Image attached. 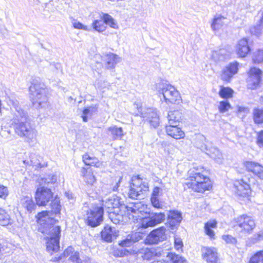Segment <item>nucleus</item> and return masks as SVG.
I'll list each match as a JSON object with an SVG mask.
<instances>
[{"label":"nucleus","mask_w":263,"mask_h":263,"mask_svg":"<svg viewBox=\"0 0 263 263\" xmlns=\"http://www.w3.org/2000/svg\"><path fill=\"white\" fill-rule=\"evenodd\" d=\"M262 71L255 67L250 68L248 72V78L247 79V87L250 89L257 88L261 81Z\"/></svg>","instance_id":"obj_13"},{"label":"nucleus","mask_w":263,"mask_h":263,"mask_svg":"<svg viewBox=\"0 0 263 263\" xmlns=\"http://www.w3.org/2000/svg\"><path fill=\"white\" fill-rule=\"evenodd\" d=\"M261 240H263V231H259L257 234H255L251 239V241L253 243H255Z\"/></svg>","instance_id":"obj_52"},{"label":"nucleus","mask_w":263,"mask_h":263,"mask_svg":"<svg viewBox=\"0 0 263 263\" xmlns=\"http://www.w3.org/2000/svg\"><path fill=\"white\" fill-rule=\"evenodd\" d=\"M178 124L166 125V132L168 135L171 136L176 139H180L183 138L185 134L178 127Z\"/></svg>","instance_id":"obj_25"},{"label":"nucleus","mask_w":263,"mask_h":263,"mask_svg":"<svg viewBox=\"0 0 263 263\" xmlns=\"http://www.w3.org/2000/svg\"><path fill=\"white\" fill-rule=\"evenodd\" d=\"M260 261L263 263V251H259L252 256L249 263H259Z\"/></svg>","instance_id":"obj_44"},{"label":"nucleus","mask_w":263,"mask_h":263,"mask_svg":"<svg viewBox=\"0 0 263 263\" xmlns=\"http://www.w3.org/2000/svg\"><path fill=\"white\" fill-rule=\"evenodd\" d=\"M118 232L115 228L107 225L101 231V238L104 241L111 242L118 235Z\"/></svg>","instance_id":"obj_21"},{"label":"nucleus","mask_w":263,"mask_h":263,"mask_svg":"<svg viewBox=\"0 0 263 263\" xmlns=\"http://www.w3.org/2000/svg\"><path fill=\"white\" fill-rule=\"evenodd\" d=\"M231 108V106L228 101H220L218 105V109L221 113H224L228 111Z\"/></svg>","instance_id":"obj_45"},{"label":"nucleus","mask_w":263,"mask_h":263,"mask_svg":"<svg viewBox=\"0 0 263 263\" xmlns=\"http://www.w3.org/2000/svg\"><path fill=\"white\" fill-rule=\"evenodd\" d=\"M83 161L87 165L94 166L96 167H101L103 166V163L100 161L97 158L91 157L87 154L83 156Z\"/></svg>","instance_id":"obj_29"},{"label":"nucleus","mask_w":263,"mask_h":263,"mask_svg":"<svg viewBox=\"0 0 263 263\" xmlns=\"http://www.w3.org/2000/svg\"><path fill=\"white\" fill-rule=\"evenodd\" d=\"M134 108L137 109V112L134 114L137 116L146 119L154 128H157L159 125V117L156 109L153 108H143L140 103L135 102L134 105Z\"/></svg>","instance_id":"obj_6"},{"label":"nucleus","mask_w":263,"mask_h":263,"mask_svg":"<svg viewBox=\"0 0 263 263\" xmlns=\"http://www.w3.org/2000/svg\"><path fill=\"white\" fill-rule=\"evenodd\" d=\"M92 27L95 31L99 32H102L106 29L104 23H103L102 20H95L92 23Z\"/></svg>","instance_id":"obj_40"},{"label":"nucleus","mask_w":263,"mask_h":263,"mask_svg":"<svg viewBox=\"0 0 263 263\" xmlns=\"http://www.w3.org/2000/svg\"><path fill=\"white\" fill-rule=\"evenodd\" d=\"M11 102L13 115L11 125L15 134L29 144L36 141L37 132L27 121V114L22 110L17 101H11Z\"/></svg>","instance_id":"obj_2"},{"label":"nucleus","mask_w":263,"mask_h":263,"mask_svg":"<svg viewBox=\"0 0 263 263\" xmlns=\"http://www.w3.org/2000/svg\"><path fill=\"white\" fill-rule=\"evenodd\" d=\"M157 89L162 94L166 103L179 104L182 102L181 97L178 90L171 85L167 83H158Z\"/></svg>","instance_id":"obj_5"},{"label":"nucleus","mask_w":263,"mask_h":263,"mask_svg":"<svg viewBox=\"0 0 263 263\" xmlns=\"http://www.w3.org/2000/svg\"><path fill=\"white\" fill-rule=\"evenodd\" d=\"M236 50L237 54L241 58L245 57L248 54L250 51V48L246 38H243L238 41Z\"/></svg>","instance_id":"obj_24"},{"label":"nucleus","mask_w":263,"mask_h":263,"mask_svg":"<svg viewBox=\"0 0 263 263\" xmlns=\"http://www.w3.org/2000/svg\"><path fill=\"white\" fill-rule=\"evenodd\" d=\"M238 70V63L236 62L231 63L224 67L221 72L220 78L222 80L229 82Z\"/></svg>","instance_id":"obj_16"},{"label":"nucleus","mask_w":263,"mask_h":263,"mask_svg":"<svg viewBox=\"0 0 263 263\" xmlns=\"http://www.w3.org/2000/svg\"><path fill=\"white\" fill-rule=\"evenodd\" d=\"M72 25L73 27L76 29H82L86 31L91 30V28H89L88 26L86 25L82 24L81 23L78 22L76 20H74L72 22Z\"/></svg>","instance_id":"obj_49"},{"label":"nucleus","mask_w":263,"mask_h":263,"mask_svg":"<svg viewBox=\"0 0 263 263\" xmlns=\"http://www.w3.org/2000/svg\"><path fill=\"white\" fill-rule=\"evenodd\" d=\"M50 205V211H45L38 213L37 221L41 225V227L39 228L40 232L48 235L46 237V247H60V227L54 226L56 220L52 217L53 214H60L61 205L59 200L55 199L52 200Z\"/></svg>","instance_id":"obj_1"},{"label":"nucleus","mask_w":263,"mask_h":263,"mask_svg":"<svg viewBox=\"0 0 263 263\" xmlns=\"http://www.w3.org/2000/svg\"><path fill=\"white\" fill-rule=\"evenodd\" d=\"M151 202L152 205L156 208L160 209L162 207V204L160 202L159 199L158 198H155V197H151Z\"/></svg>","instance_id":"obj_54"},{"label":"nucleus","mask_w":263,"mask_h":263,"mask_svg":"<svg viewBox=\"0 0 263 263\" xmlns=\"http://www.w3.org/2000/svg\"><path fill=\"white\" fill-rule=\"evenodd\" d=\"M81 176L84 181L88 184L92 185L96 182V178L90 167H82L81 170Z\"/></svg>","instance_id":"obj_26"},{"label":"nucleus","mask_w":263,"mask_h":263,"mask_svg":"<svg viewBox=\"0 0 263 263\" xmlns=\"http://www.w3.org/2000/svg\"><path fill=\"white\" fill-rule=\"evenodd\" d=\"M217 222L215 220H212L207 222L204 225V231L205 234L209 236L211 239H214L215 233L212 230V228L216 227Z\"/></svg>","instance_id":"obj_34"},{"label":"nucleus","mask_w":263,"mask_h":263,"mask_svg":"<svg viewBox=\"0 0 263 263\" xmlns=\"http://www.w3.org/2000/svg\"><path fill=\"white\" fill-rule=\"evenodd\" d=\"M202 256L207 263H218V257L215 248H203Z\"/></svg>","instance_id":"obj_22"},{"label":"nucleus","mask_w":263,"mask_h":263,"mask_svg":"<svg viewBox=\"0 0 263 263\" xmlns=\"http://www.w3.org/2000/svg\"><path fill=\"white\" fill-rule=\"evenodd\" d=\"M142 238V235L140 233H133L126 236H124L119 241V245L121 247H130L135 245L136 242L139 241Z\"/></svg>","instance_id":"obj_18"},{"label":"nucleus","mask_w":263,"mask_h":263,"mask_svg":"<svg viewBox=\"0 0 263 263\" xmlns=\"http://www.w3.org/2000/svg\"><path fill=\"white\" fill-rule=\"evenodd\" d=\"M120 205V198L115 195L102 200V205L103 206L102 208L107 210V212L110 213V217L113 222L115 221V219L113 220L115 214L114 212H111V210L118 208Z\"/></svg>","instance_id":"obj_17"},{"label":"nucleus","mask_w":263,"mask_h":263,"mask_svg":"<svg viewBox=\"0 0 263 263\" xmlns=\"http://www.w3.org/2000/svg\"><path fill=\"white\" fill-rule=\"evenodd\" d=\"M260 26L263 27V10L261 11V15L259 20L257 22Z\"/></svg>","instance_id":"obj_61"},{"label":"nucleus","mask_w":263,"mask_h":263,"mask_svg":"<svg viewBox=\"0 0 263 263\" xmlns=\"http://www.w3.org/2000/svg\"><path fill=\"white\" fill-rule=\"evenodd\" d=\"M174 243L176 246L183 247V242L180 237L175 236L174 237Z\"/></svg>","instance_id":"obj_60"},{"label":"nucleus","mask_w":263,"mask_h":263,"mask_svg":"<svg viewBox=\"0 0 263 263\" xmlns=\"http://www.w3.org/2000/svg\"><path fill=\"white\" fill-rule=\"evenodd\" d=\"M253 119L255 123H263V108H255L253 110Z\"/></svg>","instance_id":"obj_36"},{"label":"nucleus","mask_w":263,"mask_h":263,"mask_svg":"<svg viewBox=\"0 0 263 263\" xmlns=\"http://www.w3.org/2000/svg\"><path fill=\"white\" fill-rule=\"evenodd\" d=\"M211 157L214 159L217 163H221L222 162V155L221 152L216 148H213L210 151Z\"/></svg>","instance_id":"obj_41"},{"label":"nucleus","mask_w":263,"mask_h":263,"mask_svg":"<svg viewBox=\"0 0 263 263\" xmlns=\"http://www.w3.org/2000/svg\"><path fill=\"white\" fill-rule=\"evenodd\" d=\"M225 50L224 49H220L217 51H214L212 54V58L215 62L223 61L226 58Z\"/></svg>","instance_id":"obj_39"},{"label":"nucleus","mask_w":263,"mask_h":263,"mask_svg":"<svg viewBox=\"0 0 263 263\" xmlns=\"http://www.w3.org/2000/svg\"><path fill=\"white\" fill-rule=\"evenodd\" d=\"M73 252V248H67V249L64 251L62 254L58 257H55L54 258H52L51 260L53 261H59L60 260H62L67 256L70 255V254H72Z\"/></svg>","instance_id":"obj_43"},{"label":"nucleus","mask_w":263,"mask_h":263,"mask_svg":"<svg viewBox=\"0 0 263 263\" xmlns=\"http://www.w3.org/2000/svg\"><path fill=\"white\" fill-rule=\"evenodd\" d=\"M31 164L34 166H35L36 168H42L44 166V164H42L39 160H33V158L32 157L31 159Z\"/></svg>","instance_id":"obj_59"},{"label":"nucleus","mask_w":263,"mask_h":263,"mask_svg":"<svg viewBox=\"0 0 263 263\" xmlns=\"http://www.w3.org/2000/svg\"><path fill=\"white\" fill-rule=\"evenodd\" d=\"M165 219V215L163 213H152L149 216L142 219L141 227L147 228L153 227L162 222Z\"/></svg>","instance_id":"obj_14"},{"label":"nucleus","mask_w":263,"mask_h":263,"mask_svg":"<svg viewBox=\"0 0 263 263\" xmlns=\"http://www.w3.org/2000/svg\"><path fill=\"white\" fill-rule=\"evenodd\" d=\"M104 65L106 69H110L115 67L120 61V58L117 54L109 53L103 57Z\"/></svg>","instance_id":"obj_23"},{"label":"nucleus","mask_w":263,"mask_h":263,"mask_svg":"<svg viewBox=\"0 0 263 263\" xmlns=\"http://www.w3.org/2000/svg\"><path fill=\"white\" fill-rule=\"evenodd\" d=\"M35 199L36 205L46 206L52 200L53 193L50 189L45 186H39L36 190Z\"/></svg>","instance_id":"obj_9"},{"label":"nucleus","mask_w":263,"mask_h":263,"mask_svg":"<svg viewBox=\"0 0 263 263\" xmlns=\"http://www.w3.org/2000/svg\"><path fill=\"white\" fill-rule=\"evenodd\" d=\"M204 168L199 166L190 169L189 171V179L184 183V188L191 189L197 192H204L212 188L210 179L203 174Z\"/></svg>","instance_id":"obj_3"},{"label":"nucleus","mask_w":263,"mask_h":263,"mask_svg":"<svg viewBox=\"0 0 263 263\" xmlns=\"http://www.w3.org/2000/svg\"><path fill=\"white\" fill-rule=\"evenodd\" d=\"M107 133L114 140L121 139L124 136L122 128L118 127L116 125H113L108 127Z\"/></svg>","instance_id":"obj_28"},{"label":"nucleus","mask_w":263,"mask_h":263,"mask_svg":"<svg viewBox=\"0 0 263 263\" xmlns=\"http://www.w3.org/2000/svg\"><path fill=\"white\" fill-rule=\"evenodd\" d=\"M9 192L7 187L0 184V198L5 199L8 195Z\"/></svg>","instance_id":"obj_53"},{"label":"nucleus","mask_w":263,"mask_h":263,"mask_svg":"<svg viewBox=\"0 0 263 263\" xmlns=\"http://www.w3.org/2000/svg\"><path fill=\"white\" fill-rule=\"evenodd\" d=\"M236 225L244 233H250L255 227L254 220L251 216L247 215H242L238 216L236 219Z\"/></svg>","instance_id":"obj_12"},{"label":"nucleus","mask_w":263,"mask_h":263,"mask_svg":"<svg viewBox=\"0 0 263 263\" xmlns=\"http://www.w3.org/2000/svg\"><path fill=\"white\" fill-rule=\"evenodd\" d=\"M222 239L227 244L230 245H236L237 244V240L236 238L230 235H224L222 236Z\"/></svg>","instance_id":"obj_48"},{"label":"nucleus","mask_w":263,"mask_h":263,"mask_svg":"<svg viewBox=\"0 0 263 263\" xmlns=\"http://www.w3.org/2000/svg\"><path fill=\"white\" fill-rule=\"evenodd\" d=\"M161 248H146L143 255L144 259L149 260L155 256L161 255Z\"/></svg>","instance_id":"obj_30"},{"label":"nucleus","mask_w":263,"mask_h":263,"mask_svg":"<svg viewBox=\"0 0 263 263\" xmlns=\"http://www.w3.org/2000/svg\"><path fill=\"white\" fill-rule=\"evenodd\" d=\"M98 105L90 106L88 108H85L83 111V114L92 116L97 111Z\"/></svg>","instance_id":"obj_50"},{"label":"nucleus","mask_w":263,"mask_h":263,"mask_svg":"<svg viewBox=\"0 0 263 263\" xmlns=\"http://www.w3.org/2000/svg\"><path fill=\"white\" fill-rule=\"evenodd\" d=\"M151 263H169L168 261H165L164 260H155Z\"/></svg>","instance_id":"obj_64"},{"label":"nucleus","mask_w":263,"mask_h":263,"mask_svg":"<svg viewBox=\"0 0 263 263\" xmlns=\"http://www.w3.org/2000/svg\"><path fill=\"white\" fill-rule=\"evenodd\" d=\"M69 259H70L73 262H76V263H87V261L86 260H82L79 258V253L76 252L74 253L73 254H72L69 258Z\"/></svg>","instance_id":"obj_51"},{"label":"nucleus","mask_w":263,"mask_h":263,"mask_svg":"<svg viewBox=\"0 0 263 263\" xmlns=\"http://www.w3.org/2000/svg\"><path fill=\"white\" fill-rule=\"evenodd\" d=\"M161 189L159 187H155L153 189L151 197L158 198Z\"/></svg>","instance_id":"obj_58"},{"label":"nucleus","mask_w":263,"mask_h":263,"mask_svg":"<svg viewBox=\"0 0 263 263\" xmlns=\"http://www.w3.org/2000/svg\"><path fill=\"white\" fill-rule=\"evenodd\" d=\"M256 143L259 147H263V130L257 134Z\"/></svg>","instance_id":"obj_55"},{"label":"nucleus","mask_w":263,"mask_h":263,"mask_svg":"<svg viewBox=\"0 0 263 263\" xmlns=\"http://www.w3.org/2000/svg\"><path fill=\"white\" fill-rule=\"evenodd\" d=\"M182 217L181 214L177 211H171L168 215L167 224L172 230L176 229L179 226Z\"/></svg>","instance_id":"obj_20"},{"label":"nucleus","mask_w":263,"mask_h":263,"mask_svg":"<svg viewBox=\"0 0 263 263\" xmlns=\"http://www.w3.org/2000/svg\"><path fill=\"white\" fill-rule=\"evenodd\" d=\"M168 125L178 124L182 119V114L178 110L169 111L167 115Z\"/></svg>","instance_id":"obj_27"},{"label":"nucleus","mask_w":263,"mask_h":263,"mask_svg":"<svg viewBox=\"0 0 263 263\" xmlns=\"http://www.w3.org/2000/svg\"><path fill=\"white\" fill-rule=\"evenodd\" d=\"M250 32L252 34L259 36L263 32V27L256 23V25L250 28Z\"/></svg>","instance_id":"obj_47"},{"label":"nucleus","mask_w":263,"mask_h":263,"mask_svg":"<svg viewBox=\"0 0 263 263\" xmlns=\"http://www.w3.org/2000/svg\"><path fill=\"white\" fill-rule=\"evenodd\" d=\"M13 221L8 213L0 208V225L2 226L11 225L13 223Z\"/></svg>","instance_id":"obj_31"},{"label":"nucleus","mask_w":263,"mask_h":263,"mask_svg":"<svg viewBox=\"0 0 263 263\" xmlns=\"http://www.w3.org/2000/svg\"><path fill=\"white\" fill-rule=\"evenodd\" d=\"M60 248H46L47 251L50 252V251L52 252H57Z\"/></svg>","instance_id":"obj_63"},{"label":"nucleus","mask_w":263,"mask_h":263,"mask_svg":"<svg viewBox=\"0 0 263 263\" xmlns=\"http://www.w3.org/2000/svg\"><path fill=\"white\" fill-rule=\"evenodd\" d=\"M253 61L255 63L263 62V50H258L253 54Z\"/></svg>","instance_id":"obj_46"},{"label":"nucleus","mask_w":263,"mask_h":263,"mask_svg":"<svg viewBox=\"0 0 263 263\" xmlns=\"http://www.w3.org/2000/svg\"><path fill=\"white\" fill-rule=\"evenodd\" d=\"M104 210L102 206L93 208L87 213L86 223L91 227H96L101 224L103 220Z\"/></svg>","instance_id":"obj_11"},{"label":"nucleus","mask_w":263,"mask_h":263,"mask_svg":"<svg viewBox=\"0 0 263 263\" xmlns=\"http://www.w3.org/2000/svg\"><path fill=\"white\" fill-rule=\"evenodd\" d=\"M124 206H122L123 208ZM124 208L126 210L127 215H122L118 214L116 215L117 218L115 219L114 223H118L120 222H127L128 219H130V216H132L134 218V214L137 215L139 213L143 212L146 208L145 205L141 203V202H136L129 203L128 205L124 206Z\"/></svg>","instance_id":"obj_7"},{"label":"nucleus","mask_w":263,"mask_h":263,"mask_svg":"<svg viewBox=\"0 0 263 263\" xmlns=\"http://www.w3.org/2000/svg\"><path fill=\"white\" fill-rule=\"evenodd\" d=\"M132 183L128 195L131 199H137L143 193L148 190L149 186L147 181L139 176L132 178Z\"/></svg>","instance_id":"obj_8"},{"label":"nucleus","mask_w":263,"mask_h":263,"mask_svg":"<svg viewBox=\"0 0 263 263\" xmlns=\"http://www.w3.org/2000/svg\"><path fill=\"white\" fill-rule=\"evenodd\" d=\"M166 230L164 226L153 230L145 238V243L148 245H156L164 241L166 239Z\"/></svg>","instance_id":"obj_10"},{"label":"nucleus","mask_w":263,"mask_h":263,"mask_svg":"<svg viewBox=\"0 0 263 263\" xmlns=\"http://www.w3.org/2000/svg\"><path fill=\"white\" fill-rule=\"evenodd\" d=\"M233 90L229 87H221L219 91V95L223 99L231 98L233 96Z\"/></svg>","instance_id":"obj_38"},{"label":"nucleus","mask_w":263,"mask_h":263,"mask_svg":"<svg viewBox=\"0 0 263 263\" xmlns=\"http://www.w3.org/2000/svg\"><path fill=\"white\" fill-rule=\"evenodd\" d=\"M22 200L23 206L27 210L28 212L31 213L35 210L36 204H35L30 197L26 196Z\"/></svg>","instance_id":"obj_35"},{"label":"nucleus","mask_w":263,"mask_h":263,"mask_svg":"<svg viewBox=\"0 0 263 263\" xmlns=\"http://www.w3.org/2000/svg\"><path fill=\"white\" fill-rule=\"evenodd\" d=\"M167 258L172 263H186V260L181 256L174 253H168Z\"/></svg>","instance_id":"obj_37"},{"label":"nucleus","mask_w":263,"mask_h":263,"mask_svg":"<svg viewBox=\"0 0 263 263\" xmlns=\"http://www.w3.org/2000/svg\"><path fill=\"white\" fill-rule=\"evenodd\" d=\"M251 180L246 177L234 181V186L236 194L242 197H246L251 193Z\"/></svg>","instance_id":"obj_15"},{"label":"nucleus","mask_w":263,"mask_h":263,"mask_svg":"<svg viewBox=\"0 0 263 263\" xmlns=\"http://www.w3.org/2000/svg\"><path fill=\"white\" fill-rule=\"evenodd\" d=\"M112 254L116 257H123L127 256L129 254V252L125 249L124 248H112Z\"/></svg>","instance_id":"obj_42"},{"label":"nucleus","mask_w":263,"mask_h":263,"mask_svg":"<svg viewBox=\"0 0 263 263\" xmlns=\"http://www.w3.org/2000/svg\"><path fill=\"white\" fill-rule=\"evenodd\" d=\"M30 98L36 108H45L49 105L46 91L41 84L32 83L29 87Z\"/></svg>","instance_id":"obj_4"},{"label":"nucleus","mask_w":263,"mask_h":263,"mask_svg":"<svg viewBox=\"0 0 263 263\" xmlns=\"http://www.w3.org/2000/svg\"><path fill=\"white\" fill-rule=\"evenodd\" d=\"M49 68L51 70L55 73H58V70H61V66L59 63H53L50 64Z\"/></svg>","instance_id":"obj_56"},{"label":"nucleus","mask_w":263,"mask_h":263,"mask_svg":"<svg viewBox=\"0 0 263 263\" xmlns=\"http://www.w3.org/2000/svg\"><path fill=\"white\" fill-rule=\"evenodd\" d=\"M246 170L252 173L258 178L263 180V166L255 161H246L244 163Z\"/></svg>","instance_id":"obj_19"},{"label":"nucleus","mask_w":263,"mask_h":263,"mask_svg":"<svg viewBox=\"0 0 263 263\" xmlns=\"http://www.w3.org/2000/svg\"><path fill=\"white\" fill-rule=\"evenodd\" d=\"M225 17L221 15H216L213 20L211 27L214 31L219 30L224 24Z\"/></svg>","instance_id":"obj_32"},{"label":"nucleus","mask_w":263,"mask_h":263,"mask_svg":"<svg viewBox=\"0 0 263 263\" xmlns=\"http://www.w3.org/2000/svg\"><path fill=\"white\" fill-rule=\"evenodd\" d=\"M122 179V178L120 177L119 178H117L115 180L114 184H112V187L110 189L111 191H117V190L120 185V183Z\"/></svg>","instance_id":"obj_57"},{"label":"nucleus","mask_w":263,"mask_h":263,"mask_svg":"<svg viewBox=\"0 0 263 263\" xmlns=\"http://www.w3.org/2000/svg\"><path fill=\"white\" fill-rule=\"evenodd\" d=\"M101 19L104 23V25L106 24L109 25L110 27L117 29L118 28V25L116 22L114 20L111 16L107 13H102L100 15Z\"/></svg>","instance_id":"obj_33"},{"label":"nucleus","mask_w":263,"mask_h":263,"mask_svg":"<svg viewBox=\"0 0 263 263\" xmlns=\"http://www.w3.org/2000/svg\"><path fill=\"white\" fill-rule=\"evenodd\" d=\"M238 110L239 112H244L247 113L249 111V109L247 107H239Z\"/></svg>","instance_id":"obj_62"}]
</instances>
